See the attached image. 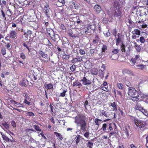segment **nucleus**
Returning <instances> with one entry per match:
<instances>
[{"mask_svg": "<svg viewBox=\"0 0 148 148\" xmlns=\"http://www.w3.org/2000/svg\"><path fill=\"white\" fill-rule=\"evenodd\" d=\"M90 133L88 132H86L84 134V136L86 138H88L89 137Z\"/></svg>", "mask_w": 148, "mask_h": 148, "instance_id": "052dcab7", "label": "nucleus"}, {"mask_svg": "<svg viewBox=\"0 0 148 148\" xmlns=\"http://www.w3.org/2000/svg\"><path fill=\"white\" fill-rule=\"evenodd\" d=\"M109 57L112 60H116L118 58V56L117 55L111 54L109 55Z\"/></svg>", "mask_w": 148, "mask_h": 148, "instance_id": "c85d7f7f", "label": "nucleus"}, {"mask_svg": "<svg viewBox=\"0 0 148 148\" xmlns=\"http://www.w3.org/2000/svg\"><path fill=\"white\" fill-rule=\"evenodd\" d=\"M102 89L105 91L108 92L109 90L108 86H107V87L105 86H102L101 87Z\"/></svg>", "mask_w": 148, "mask_h": 148, "instance_id": "e2e57ef3", "label": "nucleus"}, {"mask_svg": "<svg viewBox=\"0 0 148 148\" xmlns=\"http://www.w3.org/2000/svg\"><path fill=\"white\" fill-rule=\"evenodd\" d=\"M97 70L96 68L92 69L91 71V73L93 75H96L97 74Z\"/></svg>", "mask_w": 148, "mask_h": 148, "instance_id": "c9c22d12", "label": "nucleus"}, {"mask_svg": "<svg viewBox=\"0 0 148 148\" xmlns=\"http://www.w3.org/2000/svg\"><path fill=\"white\" fill-rule=\"evenodd\" d=\"M44 9L45 12V14L47 16H49L50 12L51 11L49 7V4L47 3H46L44 7Z\"/></svg>", "mask_w": 148, "mask_h": 148, "instance_id": "1a4fd4ad", "label": "nucleus"}, {"mask_svg": "<svg viewBox=\"0 0 148 148\" xmlns=\"http://www.w3.org/2000/svg\"><path fill=\"white\" fill-rule=\"evenodd\" d=\"M68 34L69 36L71 37H75L73 33V31L71 29H70L69 30Z\"/></svg>", "mask_w": 148, "mask_h": 148, "instance_id": "4c0bfd02", "label": "nucleus"}, {"mask_svg": "<svg viewBox=\"0 0 148 148\" xmlns=\"http://www.w3.org/2000/svg\"><path fill=\"white\" fill-rule=\"evenodd\" d=\"M34 131H35L34 130L30 129H27L25 130L26 134L28 135L30 134L31 133H32Z\"/></svg>", "mask_w": 148, "mask_h": 148, "instance_id": "58836bf2", "label": "nucleus"}, {"mask_svg": "<svg viewBox=\"0 0 148 148\" xmlns=\"http://www.w3.org/2000/svg\"><path fill=\"white\" fill-rule=\"evenodd\" d=\"M139 40L140 42L142 43H144L145 42V39L143 36L140 37V38Z\"/></svg>", "mask_w": 148, "mask_h": 148, "instance_id": "6e6d98bb", "label": "nucleus"}, {"mask_svg": "<svg viewBox=\"0 0 148 148\" xmlns=\"http://www.w3.org/2000/svg\"><path fill=\"white\" fill-rule=\"evenodd\" d=\"M17 34L15 30H12L10 32L9 34V37L13 39H16L17 38Z\"/></svg>", "mask_w": 148, "mask_h": 148, "instance_id": "4468645a", "label": "nucleus"}, {"mask_svg": "<svg viewBox=\"0 0 148 148\" xmlns=\"http://www.w3.org/2000/svg\"><path fill=\"white\" fill-rule=\"evenodd\" d=\"M131 119L134 121L137 127H139L140 128H143L146 125L145 122L138 120L137 118L134 116H131Z\"/></svg>", "mask_w": 148, "mask_h": 148, "instance_id": "20e7f679", "label": "nucleus"}, {"mask_svg": "<svg viewBox=\"0 0 148 148\" xmlns=\"http://www.w3.org/2000/svg\"><path fill=\"white\" fill-rule=\"evenodd\" d=\"M87 119L84 114H78L75 117V123L80 127L81 130L84 132L86 130Z\"/></svg>", "mask_w": 148, "mask_h": 148, "instance_id": "f257e3e1", "label": "nucleus"}, {"mask_svg": "<svg viewBox=\"0 0 148 148\" xmlns=\"http://www.w3.org/2000/svg\"><path fill=\"white\" fill-rule=\"evenodd\" d=\"M109 106L111 108L112 111H114L115 112L117 111V105L115 102H110L109 104Z\"/></svg>", "mask_w": 148, "mask_h": 148, "instance_id": "9d476101", "label": "nucleus"}, {"mask_svg": "<svg viewBox=\"0 0 148 148\" xmlns=\"http://www.w3.org/2000/svg\"><path fill=\"white\" fill-rule=\"evenodd\" d=\"M115 40L116 45H120L121 44L123 43V41L122 40V35L120 33H119L117 34V36L115 37L114 38Z\"/></svg>", "mask_w": 148, "mask_h": 148, "instance_id": "0eeeda50", "label": "nucleus"}, {"mask_svg": "<svg viewBox=\"0 0 148 148\" xmlns=\"http://www.w3.org/2000/svg\"><path fill=\"white\" fill-rule=\"evenodd\" d=\"M110 120V119H108L102 121V120L99 119L98 118H96L94 120V122L95 123V125L99 126L101 124V121H102L101 122H105L107 121H108Z\"/></svg>", "mask_w": 148, "mask_h": 148, "instance_id": "f8f14e48", "label": "nucleus"}, {"mask_svg": "<svg viewBox=\"0 0 148 148\" xmlns=\"http://www.w3.org/2000/svg\"><path fill=\"white\" fill-rule=\"evenodd\" d=\"M38 53L42 57L44 58L46 60H44L43 61V62H47L50 61V59L49 58V56L47 54H46L42 51V50H39Z\"/></svg>", "mask_w": 148, "mask_h": 148, "instance_id": "6e6552de", "label": "nucleus"}, {"mask_svg": "<svg viewBox=\"0 0 148 148\" xmlns=\"http://www.w3.org/2000/svg\"><path fill=\"white\" fill-rule=\"evenodd\" d=\"M1 134V135L2 136V137L3 139L5 140L6 142H14V140H10V139H9L8 137L7 136L5 135V134Z\"/></svg>", "mask_w": 148, "mask_h": 148, "instance_id": "f3484780", "label": "nucleus"}, {"mask_svg": "<svg viewBox=\"0 0 148 148\" xmlns=\"http://www.w3.org/2000/svg\"><path fill=\"white\" fill-rule=\"evenodd\" d=\"M117 87L121 90H123V86L121 83H117L116 85Z\"/></svg>", "mask_w": 148, "mask_h": 148, "instance_id": "de8ad7c7", "label": "nucleus"}, {"mask_svg": "<svg viewBox=\"0 0 148 148\" xmlns=\"http://www.w3.org/2000/svg\"><path fill=\"white\" fill-rule=\"evenodd\" d=\"M70 57L69 55L66 54L64 52V53L62 54V58L64 60H67L69 59Z\"/></svg>", "mask_w": 148, "mask_h": 148, "instance_id": "72a5a7b5", "label": "nucleus"}, {"mask_svg": "<svg viewBox=\"0 0 148 148\" xmlns=\"http://www.w3.org/2000/svg\"><path fill=\"white\" fill-rule=\"evenodd\" d=\"M44 86L45 88L47 89H53V86L51 83L47 84L45 83Z\"/></svg>", "mask_w": 148, "mask_h": 148, "instance_id": "bb28decb", "label": "nucleus"}, {"mask_svg": "<svg viewBox=\"0 0 148 148\" xmlns=\"http://www.w3.org/2000/svg\"><path fill=\"white\" fill-rule=\"evenodd\" d=\"M107 50V46L106 45L103 44L101 48V53L99 54L100 57L99 58H102V56L103 55V53H105Z\"/></svg>", "mask_w": 148, "mask_h": 148, "instance_id": "2eb2a0df", "label": "nucleus"}, {"mask_svg": "<svg viewBox=\"0 0 148 148\" xmlns=\"http://www.w3.org/2000/svg\"><path fill=\"white\" fill-rule=\"evenodd\" d=\"M16 106L18 107H23V105L20 103H18L17 102H16L15 104Z\"/></svg>", "mask_w": 148, "mask_h": 148, "instance_id": "69168bd1", "label": "nucleus"}, {"mask_svg": "<svg viewBox=\"0 0 148 148\" xmlns=\"http://www.w3.org/2000/svg\"><path fill=\"white\" fill-rule=\"evenodd\" d=\"M23 95L25 97L24 99L29 100L30 99L29 96V94L26 92L23 93Z\"/></svg>", "mask_w": 148, "mask_h": 148, "instance_id": "79ce46f5", "label": "nucleus"}, {"mask_svg": "<svg viewBox=\"0 0 148 148\" xmlns=\"http://www.w3.org/2000/svg\"><path fill=\"white\" fill-rule=\"evenodd\" d=\"M93 146V143L91 142L90 141H88L86 144V146L87 147L89 148H92Z\"/></svg>", "mask_w": 148, "mask_h": 148, "instance_id": "ea45409f", "label": "nucleus"}, {"mask_svg": "<svg viewBox=\"0 0 148 148\" xmlns=\"http://www.w3.org/2000/svg\"><path fill=\"white\" fill-rule=\"evenodd\" d=\"M122 72L123 75H128L130 76H134V74L132 71L131 70L127 69H124L122 70Z\"/></svg>", "mask_w": 148, "mask_h": 148, "instance_id": "9b49d317", "label": "nucleus"}, {"mask_svg": "<svg viewBox=\"0 0 148 148\" xmlns=\"http://www.w3.org/2000/svg\"><path fill=\"white\" fill-rule=\"evenodd\" d=\"M33 32L32 31L29 29L27 30L26 32H25L24 34L26 38L29 37V38L34 37V36L33 35Z\"/></svg>", "mask_w": 148, "mask_h": 148, "instance_id": "ddd939ff", "label": "nucleus"}, {"mask_svg": "<svg viewBox=\"0 0 148 148\" xmlns=\"http://www.w3.org/2000/svg\"><path fill=\"white\" fill-rule=\"evenodd\" d=\"M128 94L129 96L134 98H137L139 95V92L133 87H130L128 88Z\"/></svg>", "mask_w": 148, "mask_h": 148, "instance_id": "7ed1b4c3", "label": "nucleus"}, {"mask_svg": "<svg viewBox=\"0 0 148 148\" xmlns=\"http://www.w3.org/2000/svg\"><path fill=\"white\" fill-rule=\"evenodd\" d=\"M124 131L126 137L127 138L128 137L131 132L129 127H125L124 130Z\"/></svg>", "mask_w": 148, "mask_h": 148, "instance_id": "5701e85b", "label": "nucleus"}, {"mask_svg": "<svg viewBox=\"0 0 148 148\" xmlns=\"http://www.w3.org/2000/svg\"><path fill=\"white\" fill-rule=\"evenodd\" d=\"M146 67V66L144 64H136L135 67L136 69H138L141 70H143Z\"/></svg>", "mask_w": 148, "mask_h": 148, "instance_id": "412c9836", "label": "nucleus"}, {"mask_svg": "<svg viewBox=\"0 0 148 148\" xmlns=\"http://www.w3.org/2000/svg\"><path fill=\"white\" fill-rule=\"evenodd\" d=\"M117 31L116 28H114L112 32V33L114 36L115 37L117 36Z\"/></svg>", "mask_w": 148, "mask_h": 148, "instance_id": "a18cd8bd", "label": "nucleus"}, {"mask_svg": "<svg viewBox=\"0 0 148 148\" xmlns=\"http://www.w3.org/2000/svg\"><path fill=\"white\" fill-rule=\"evenodd\" d=\"M63 92L60 93V96L62 97H64L65 96L66 93L67 92V89H65L64 88H62Z\"/></svg>", "mask_w": 148, "mask_h": 148, "instance_id": "7c9ffc66", "label": "nucleus"}, {"mask_svg": "<svg viewBox=\"0 0 148 148\" xmlns=\"http://www.w3.org/2000/svg\"><path fill=\"white\" fill-rule=\"evenodd\" d=\"M143 108L141 104L138 103H136V105L134 107V109H135L136 110H138L140 112L141 111Z\"/></svg>", "mask_w": 148, "mask_h": 148, "instance_id": "4be33fe9", "label": "nucleus"}, {"mask_svg": "<svg viewBox=\"0 0 148 148\" xmlns=\"http://www.w3.org/2000/svg\"><path fill=\"white\" fill-rule=\"evenodd\" d=\"M79 52L81 55H83L85 53V51L82 49H80L79 50Z\"/></svg>", "mask_w": 148, "mask_h": 148, "instance_id": "680f3d73", "label": "nucleus"}, {"mask_svg": "<svg viewBox=\"0 0 148 148\" xmlns=\"http://www.w3.org/2000/svg\"><path fill=\"white\" fill-rule=\"evenodd\" d=\"M134 47L136 51L138 52H140L141 49V47L135 42H134Z\"/></svg>", "mask_w": 148, "mask_h": 148, "instance_id": "6ab92c4d", "label": "nucleus"}, {"mask_svg": "<svg viewBox=\"0 0 148 148\" xmlns=\"http://www.w3.org/2000/svg\"><path fill=\"white\" fill-rule=\"evenodd\" d=\"M62 45H65V44H66V45H69V42L68 40H67V42H66L64 40H63L62 41Z\"/></svg>", "mask_w": 148, "mask_h": 148, "instance_id": "338daca9", "label": "nucleus"}, {"mask_svg": "<svg viewBox=\"0 0 148 148\" xmlns=\"http://www.w3.org/2000/svg\"><path fill=\"white\" fill-rule=\"evenodd\" d=\"M34 127L35 130L41 132V130L40 129L39 126L37 125H34Z\"/></svg>", "mask_w": 148, "mask_h": 148, "instance_id": "603ef678", "label": "nucleus"}, {"mask_svg": "<svg viewBox=\"0 0 148 148\" xmlns=\"http://www.w3.org/2000/svg\"><path fill=\"white\" fill-rule=\"evenodd\" d=\"M113 15L115 17L121 18L123 16L122 8L119 3L114 2Z\"/></svg>", "mask_w": 148, "mask_h": 148, "instance_id": "f03ea898", "label": "nucleus"}, {"mask_svg": "<svg viewBox=\"0 0 148 148\" xmlns=\"http://www.w3.org/2000/svg\"><path fill=\"white\" fill-rule=\"evenodd\" d=\"M26 115L29 116H34L35 114L34 113L32 112H28L26 113Z\"/></svg>", "mask_w": 148, "mask_h": 148, "instance_id": "4d7b16f0", "label": "nucleus"}, {"mask_svg": "<svg viewBox=\"0 0 148 148\" xmlns=\"http://www.w3.org/2000/svg\"><path fill=\"white\" fill-rule=\"evenodd\" d=\"M99 40L100 38L98 35H95V37L92 41V43L93 44H97L99 41Z\"/></svg>", "mask_w": 148, "mask_h": 148, "instance_id": "b1692460", "label": "nucleus"}, {"mask_svg": "<svg viewBox=\"0 0 148 148\" xmlns=\"http://www.w3.org/2000/svg\"><path fill=\"white\" fill-rule=\"evenodd\" d=\"M11 124L14 128L16 127V124L14 121L12 120L11 121Z\"/></svg>", "mask_w": 148, "mask_h": 148, "instance_id": "bf43d9fd", "label": "nucleus"}, {"mask_svg": "<svg viewBox=\"0 0 148 148\" xmlns=\"http://www.w3.org/2000/svg\"><path fill=\"white\" fill-rule=\"evenodd\" d=\"M121 51L123 52H124L125 51V45L123 44H122L121 47Z\"/></svg>", "mask_w": 148, "mask_h": 148, "instance_id": "3c124183", "label": "nucleus"}, {"mask_svg": "<svg viewBox=\"0 0 148 148\" xmlns=\"http://www.w3.org/2000/svg\"><path fill=\"white\" fill-rule=\"evenodd\" d=\"M54 134L56 135V136L58 138H59L60 140H62L63 139V137H62V135L56 132H54Z\"/></svg>", "mask_w": 148, "mask_h": 148, "instance_id": "2f4dec72", "label": "nucleus"}, {"mask_svg": "<svg viewBox=\"0 0 148 148\" xmlns=\"http://www.w3.org/2000/svg\"><path fill=\"white\" fill-rule=\"evenodd\" d=\"M47 44H46V45L49 48H51V47H53V45L50 42V41L48 39H47Z\"/></svg>", "mask_w": 148, "mask_h": 148, "instance_id": "e433bc0d", "label": "nucleus"}, {"mask_svg": "<svg viewBox=\"0 0 148 148\" xmlns=\"http://www.w3.org/2000/svg\"><path fill=\"white\" fill-rule=\"evenodd\" d=\"M100 111H101V117L105 116L107 118L109 117L106 111L101 110H100Z\"/></svg>", "mask_w": 148, "mask_h": 148, "instance_id": "cd10ccee", "label": "nucleus"}, {"mask_svg": "<svg viewBox=\"0 0 148 148\" xmlns=\"http://www.w3.org/2000/svg\"><path fill=\"white\" fill-rule=\"evenodd\" d=\"M133 34H135L136 35L139 36L140 34V30L138 29H135L134 31L132 32Z\"/></svg>", "mask_w": 148, "mask_h": 148, "instance_id": "c756f323", "label": "nucleus"}, {"mask_svg": "<svg viewBox=\"0 0 148 148\" xmlns=\"http://www.w3.org/2000/svg\"><path fill=\"white\" fill-rule=\"evenodd\" d=\"M1 53L3 56L6 54V49L5 47H2L1 50Z\"/></svg>", "mask_w": 148, "mask_h": 148, "instance_id": "473e14b6", "label": "nucleus"}, {"mask_svg": "<svg viewBox=\"0 0 148 148\" xmlns=\"http://www.w3.org/2000/svg\"><path fill=\"white\" fill-rule=\"evenodd\" d=\"M107 126V124L106 123H105L102 125L101 128L98 131L102 130L103 132L101 134H102L104 132H106V128Z\"/></svg>", "mask_w": 148, "mask_h": 148, "instance_id": "393cba45", "label": "nucleus"}, {"mask_svg": "<svg viewBox=\"0 0 148 148\" xmlns=\"http://www.w3.org/2000/svg\"><path fill=\"white\" fill-rule=\"evenodd\" d=\"M36 1L35 0H33L31 1H30L28 4V5H30L32 9L35 6H36Z\"/></svg>", "mask_w": 148, "mask_h": 148, "instance_id": "a211bd4d", "label": "nucleus"}, {"mask_svg": "<svg viewBox=\"0 0 148 148\" xmlns=\"http://www.w3.org/2000/svg\"><path fill=\"white\" fill-rule=\"evenodd\" d=\"M27 99H24V103H25V104L28 105H29L30 104V102L27 101Z\"/></svg>", "mask_w": 148, "mask_h": 148, "instance_id": "774afa93", "label": "nucleus"}, {"mask_svg": "<svg viewBox=\"0 0 148 148\" xmlns=\"http://www.w3.org/2000/svg\"><path fill=\"white\" fill-rule=\"evenodd\" d=\"M141 112H142L145 115L147 116H148V111L147 110L145 109L144 108H143Z\"/></svg>", "mask_w": 148, "mask_h": 148, "instance_id": "49530a36", "label": "nucleus"}, {"mask_svg": "<svg viewBox=\"0 0 148 148\" xmlns=\"http://www.w3.org/2000/svg\"><path fill=\"white\" fill-rule=\"evenodd\" d=\"M88 101L87 100H86L84 102V106L85 109L86 110H88L87 108V106L88 105Z\"/></svg>", "mask_w": 148, "mask_h": 148, "instance_id": "13d9d810", "label": "nucleus"}, {"mask_svg": "<svg viewBox=\"0 0 148 148\" xmlns=\"http://www.w3.org/2000/svg\"><path fill=\"white\" fill-rule=\"evenodd\" d=\"M65 4L64 0H58L56 2V4L58 6L61 7Z\"/></svg>", "mask_w": 148, "mask_h": 148, "instance_id": "aec40b11", "label": "nucleus"}, {"mask_svg": "<svg viewBox=\"0 0 148 148\" xmlns=\"http://www.w3.org/2000/svg\"><path fill=\"white\" fill-rule=\"evenodd\" d=\"M19 56L23 60H24L26 58L25 54L23 52L20 53Z\"/></svg>", "mask_w": 148, "mask_h": 148, "instance_id": "c03bdc74", "label": "nucleus"}, {"mask_svg": "<svg viewBox=\"0 0 148 148\" xmlns=\"http://www.w3.org/2000/svg\"><path fill=\"white\" fill-rule=\"evenodd\" d=\"M86 73H84V76L83 78L80 80L81 82H82V84L84 85H90L91 84V82L90 79L87 78V76H86Z\"/></svg>", "mask_w": 148, "mask_h": 148, "instance_id": "39448f33", "label": "nucleus"}, {"mask_svg": "<svg viewBox=\"0 0 148 148\" xmlns=\"http://www.w3.org/2000/svg\"><path fill=\"white\" fill-rule=\"evenodd\" d=\"M34 75V79L35 80H39L41 79V77L40 76V74H38L37 75Z\"/></svg>", "mask_w": 148, "mask_h": 148, "instance_id": "a19ab883", "label": "nucleus"}, {"mask_svg": "<svg viewBox=\"0 0 148 148\" xmlns=\"http://www.w3.org/2000/svg\"><path fill=\"white\" fill-rule=\"evenodd\" d=\"M73 86H78V88H80L82 86V84L79 82L78 80L73 83Z\"/></svg>", "mask_w": 148, "mask_h": 148, "instance_id": "a878e982", "label": "nucleus"}, {"mask_svg": "<svg viewBox=\"0 0 148 148\" xmlns=\"http://www.w3.org/2000/svg\"><path fill=\"white\" fill-rule=\"evenodd\" d=\"M76 68L75 66L74 65H72L70 68V70L72 71H75Z\"/></svg>", "mask_w": 148, "mask_h": 148, "instance_id": "0e129e2a", "label": "nucleus"}, {"mask_svg": "<svg viewBox=\"0 0 148 148\" xmlns=\"http://www.w3.org/2000/svg\"><path fill=\"white\" fill-rule=\"evenodd\" d=\"M2 125L5 129L7 130L9 129L10 128L9 125L7 123H5L2 124Z\"/></svg>", "mask_w": 148, "mask_h": 148, "instance_id": "864d4df0", "label": "nucleus"}, {"mask_svg": "<svg viewBox=\"0 0 148 148\" xmlns=\"http://www.w3.org/2000/svg\"><path fill=\"white\" fill-rule=\"evenodd\" d=\"M119 51V50H118L117 49H113L112 51V54H114L115 55H117V54L118 53Z\"/></svg>", "mask_w": 148, "mask_h": 148, "instance_id": "8fccbe9b", "label": "nucleus"}, {"mask_svg": "<svg viewBox=\"0 0 148 148\" xmlns=\"http://www.w3.org/2000/svg\"><path fill=\"white\" fill-rule=\"evenodd\" d=\"M94 9L95 11L97 14L99 13L101 10L100 6L98 4L95 5L94 7Z\"/></svg>", "mask_w": 148, "mask_h": 148, "instance_id": "dca6fc26", "label": "nucleus"}, {"mask_svg": "<svg viewBox=\"0 0 148 148\" xmlns=\"http://www.w3.org/2000/svg\"><path fill=\"white\" fill-rule=\"evenodd\" d=\"M89 27L88 26L84 27L82 29V32H83V34L87 33L88 31L89 30Z\"/></svg>", "mask_w": 148, "mask_h": 148, "instance_id": "f704fd0d", "label": "nucleus"}, {"mask_svg": "<svg viewBox=\"0 0 148 148\" xmlns=\"http://www.w3.org/2000/svg\"><path fill=\"white\" fill-rule=\"evenodd\" d=\"M103 71V70H102L101 69H99L98 71L100 76L103 77H104V73Z\"/></svg>", "mask_w": 148, "mask_h": 148, "instance_id": "09e8293b", "label": "nucleus"}, {"mask_svg": "<svg viewBox=\"0 0 148 148\" xmlns=\"http://www.w3.org/2000/svg\"><path fill=\"white\" fill-rule=\"evenodd\" d=\"M75 62H81L82 61V57L81 56L75 58Z\"/></svg>", "mask_w": 148, "mask_h": 148, "instance_id": "37998d69", "label": "nucleus"}, {"mask_svg": "<svg viewBox=\"0 0 148 148\" xmlns=\"http://www.w3.org/2000/svg\"><path fill=\"white\" fill-rule=\"evenodd\" d=\"M140 56L139 54L135 55V57L132 58L130 60V62L132 66H134L136 63L137 64L139 61H140Z\"/></svg>", "mask_w": 148, "mask_h": 148, "instance_id": "423d86ee", "label": "nucleus"}, {"mask_svg": "<svg viewBox=\"0 0 148 148\" xmlns=\"http://www.w3.org/2000/svg\"><path fill=\"white\" fill-rule=\"evenodd\" d=\"M80 135H77L75 138H76L75 141L77 144L80 141Z\"/></svg>", "mask_w": 148, "mask_h": 148, "instance_id": "5fc2aeb1", "label": "nucleus"}]
</instances>
